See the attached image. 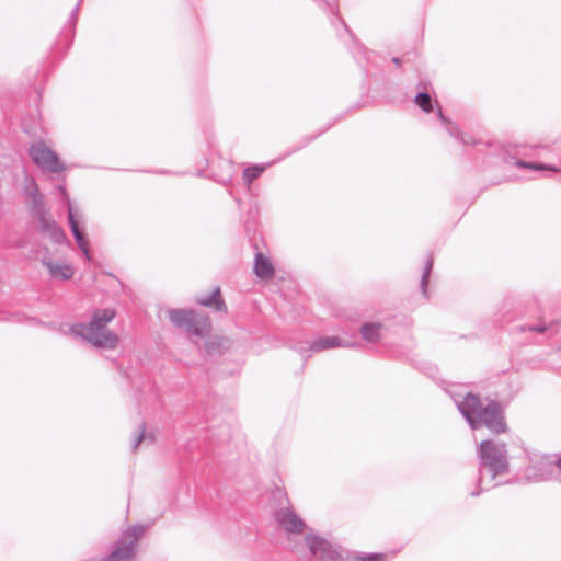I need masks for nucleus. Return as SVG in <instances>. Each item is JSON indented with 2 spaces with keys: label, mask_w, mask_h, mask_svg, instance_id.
Wrapping results in <instances>:
<instances>
[{
  "label": "nucleus",
  "mask_w": 561,
  "mask_h": 561,
  "mask_svg": "<svg viewBox=\"0 0 561 561\" xmlns=\"http://www.w3.org/2000/svg\"><path fill=\"white\" fill-rule=\"evenodd\" d=\"M116 317L112 308L96 309L91 316L88 324L76 323L67 325L65 333L81 337L98 348L114 350L118 344V335L111 331L107 325Z\"/></svg>",
  "instance_id": "obj_1"
},
{
  "label": "nucleus",
  "mask_w": 561,
  "mask_h": 561,
  "mask_svg": "<svg viewBox=\"0 0 561 561\" xmlns=\"http://www.w3.org/2000/svg\"><path fill=\"white\" fill-rule=\"evenodd\" d=\"M478 457L480 491L473 492V496L497 485L500 482H495V479L508 472L507 450L504 443L493 439L481 442L478 447Z\"/></svg>",
  "instance_id": "obj_2"
},
{
  "label": "nucleus",
  "mask_w": 561,
  "mask_h": 561,
  "mask_svg": "<svg viewBox=\"0 0 561 561\" xmlns=\"http://www.w3.org/2000/svg\"><path fill=\"white\" fill-rule=\"evenodd\" d=\"M456 404L472 430L486 426L497 434L506 431L502 409L496 401L483 405L479 397L468 393L462 400H456Z\"/></svg>",
  "instance_id": "obj_3"
},
{
  "label": "nucleus",
  "mask_w": 561,
  "mask_h": 561,
  "mask_svg": "<svg viewBox=\"0 0 561 561\" xmlns=\"http://www.w3.org/2000/svg\"><path fill=\"white\" fill-rule=\"evenodd\" d=\"M27 196L32 199L33 208L36 217L41 224L42 231L47 234L53 241L60 243L65 239L62 229L50 217L49 213L43 206V198L38 191L37 184L34 179L27 178L25 184Z\"/></svg>",
  "instance_id": "obj_4"
},
{
  "label": "nucleus",
  "mask_w": 561,
  "mask_h": 561,
  "mask_svg": "<svg viewBox=\"0 0 561 561\" xmlns=\"http://www.w3.org/2000/svg\"><path fill=\"white\" fill-rule=\"evenodd\" d=\"M169 319L175 327L199 337L206 336L211 327L206 314L191 309H171L169 310Z\"/></svg>",
  "instance_id": "obj_5"
},
{
  "label": "nucleus",
  "mask_w": 561,
  "mask_h": 561,
  "mask_svg": "<svg viewBox=\"0 0 561 561\" xmlns=\"http://www.w3.org/2000/svg\"><path fill=\"white\" fill-rule=\"evenodd\" d=\"M305 541L310 553L319 561H346L348 559V553L341 547L334 546L318 535L308 534Z\"/></svg>",
  "instance_id": "obj_6"
},
{
  "label": "nucleus",
  "mask_w": 561,
  "mask_h": 561,
  "mask_svg": "<svg viewBox=\"0 0 561 561\" xmlns=\"http://www.w3.org/2000/svg\"><path fill=\"white\" fill-rule=\"evenodd\" d=\"M144 531V526L127 528L115 545L113 552L104 561H133L136 543Z\"/></svg>",
  "instance_id": "obj_7"
},
{
  "label": "nucleus",
  "mask_w": 561,
  "mask_h": 561,
  "mask_svg": "<svg viewBox=\"0 0 561 561\" xmlns=\"http://www.w3.org/2000/svg\"><path fill=\"white\" fill-rule=\"evenodd\" d=\"M32 161L42 170L49 173H60L66 167L59 160L57 153L43 141L34 142L30 148Z\"/></svg>",
  "instance_id": "obj_8"
},
{
  "label": "nucleus",
  "mask_w": 561,
  "mask_h": 561,
  "mask_svg": "<svg viewBox=\"0 0 561 561\" xmlns=\"http://www.w3.org/2000/svg\"><path fill=\"white\" fill-rule=\"evenodd\" d=\"M279 495V504L284 503L288 504V499L286 495H283L278 492ZM274 518L276 523L289 534H301L305 529L304 520L293 511L289 505L280 506L274 513Z\"/></svg>",
  "instance_id": "obj_9"
},
{
  "label": "nucleus",
  "mask_w": 561,
  "mask_h": 561,
  "mask_svg": "<svg viewBox=\"0 0 561 561\" xmlns=\"http://www.w3.org/2000/svg\"><path fill=\"white\" fill-rule=\"evenodd\" d=\"M59 191L64 194V196L66 198H68L65 187L59 186ZM67 203H68V220H69L70 229H71L73 237L78 243V247L84 254L85 259L90 260L88 240L84 238V234L79 229V225L75 218V210H73L71 202L69 199H67Z\"/></svg>",
  "instance_id": "obj_10"
},
{
  "label": "nucleus",
  "mask_w": 561,
  "mask_h": 561,
  "mask_svg": "<svg viewBox=\"0 0 561 561\" xmlns=\"http://www.w3.org/2000/svg\"><path fill=\"white\" fill-rule=\"evenodd\" d=\"M537 465H531L526 470V478L529 481H542L550 478L551 473L554 470V463L553 461L549 460L548 458H542L541 461Z\"/></svg>",
  "instance_id": "obj_11"
},
{
  "label": "nucleus",
  "mask_w": 561,
  "mask_h": 561,
  "mask_svg": "<svg viewBox=\"0 0 561 561\" xmlns=\"http://www.w3.org/2000/svg\"><path fill=\"white\" fill-rule=\"evenodd\" d=\"M354 343L348 342L344 339H341L339 336H322L317 340H314L309 345V350L311 352H321L330 348H336V347H353Z\"/></svg>",
  "instance_id": "obj_12"
},
{
  "label": "nucleus",
  "mask_w": 561,
  "mask_h": 561,
  "mask_svg": "<svg viewBox=\"0 0 561 561\" xmlns=\"http://www.w3.org/2000/svg\"><path fill=\"white\" fill-rule=\"evenodd\" d=\"M43 264L47 267L51 277L66 280L72 277L73 270L69 264L57 263L49 260H43Z\"/></svg>",
  "instance_id": "obj_13"
},
{
  "label": "nucleus",
  "mask_w": 561,
  "mask_h": 561,
  "mask_svg": "<svg viewBox=\"0 0 561 561\" xmlns=\"http://www.w3.org/2000/svg\"><path fill=\"white\" fill-rule=\"evenodd\" d=\"M254 272L260 278L268 279L274 275V266L272 262L262 253L255 256Z\"/></svg>",
  "instance_id": "obj_14"
},
{
  "label": "nucleus",
  "mask_w": 561,
  "mask_h": 561,
  "mask_svg": "<svg viewBox=\"0 0 561 561\" xmlns=\"http://www.w3.org/2000/svg\"><path fill=\"white\" fill-rule=\"evenodd\" d=\"M381 329L380 323H365L360 328V334L365 341L376 343L381 337Z\"/></svg>",
  "instance_id": "obj_15"
},
{
  "label": "nucleus",
  "mask_w": 561,
  "mask_h": 561,
  "mask_svg": "<svg viewBox=\"0 0 561 561\" xmlns=\"http://www.w3.org/2000/svg\"><path fill=\"white\" fill-rule=\"evenodd\" d=\"M196 301L202 306H214L218 311L226 309L225 301L220 298V289L218 287L215 288L210 295L206 297H201Z\"/></svg>",
  "instance_id": "obj_16"
},
{
  "label": "nucleus",
  "mask_w": 561,
  "mask_h": 561,
  "mask_svg": "<svg viewBox=\"0 0 561 561\" xmlns=\"http://www.w3.org/2000/svg\"><path fill=\"white\" fill-rule=\"evenodd\" d=\"M265 170L263 165H254L251 168H247L243 172V180L249 186L253 180L259 178L261 173Z\"/></svg>",
  "instance_id": "obj_17"
},
{
  "label": "nucleus",
  "mask_w": 561,
  "mask_h": 561,
  "mask_svg": "<svg viewBox=\"0 0 561 561\" xmlns=\"http://www.w3.org/2000/svg\"><path fill=\"white\" fill-rule=\"evenodd\" d=\"M515 164L518 168H525V169H530V170H539V171L549 170V171H552V172H558L559 171V169L553 167V165L538 164V163H533V162H525V161H522V160H517L515 162Z\"/></svg>",
  "instance_id": "obj_18"
},
{
  "label": "nucleus",
  "mask_w": 561,
  "mask_h": 561,
  "mask_svg": "<svg viewBox=\"0 0 561 561\" xmlns=\"http://www.w3.org/2000/svg\"><path fill=\"white\" fill-rule=\"evenodd\" d=\"M432 267H433V259H432V256H428L426 260V263L424 266V272H423L422 279H421V290L424 296L427 295V283H428V277H430Z\"/></svg>",
  "instance_id": "obj_19"
},
{
  "label": "nucleus",
  "mask_w": 561,
  "mask_h": 561,
  "mask_svg": "<svg viewBox=\"0 0 561 561\" xmlns=\"http://www.w3.org/2000/svg\"><path fill=\"white\" fill-rule=\"evenodd\" d=\"M415 103L424 111L431 112L433 110L432 100L430 94L421 92L415 96Z\"/></svg>",
  "instance_id": "obj_20"
},
{
  "label": "nucleus",
  "mask_w": 561,
  "mask_h": 561,
  "mask_svg": "<svg viewBox=\"0 0 561 561\" xmlns=\"http://www.w3.org/2000/svg\"><path fill=\"white\" fill-rule=\"evenodd\" d=\"M437 114H438V117L442 119V122L444 124H446V129L448 130V133L455 138H460V134H459L457 127L454 124H451L449 121H447V118L444 116L440 108L438 110Z\"/></svg>",
  "instance_id": "obj_21"
},
{
  "label": "nucleus",
  "mask_w": 561,
  "mask_h": 561,
  "mask_svg": "<svg viewBox=\"0 0 561 561\" xmlns=\"http://www.w3.org/2000/svg\"><path fill=\"white\" fill-rule=\"evenodd\" d=\"M383 559V554L373 553V554H357L355 557L356 561H381Z\"/></svg>",
  "instance_id": "obj_22"
},
{
  "label": "nucleus",
  "mask_w": 561,
  "mask_h": 561,
  "mask_svg": "<svg viewBox=\"0 0 561 561\" xmlns=\"http://www.w3.org/2000/svg\"><path fill=\"white\" fill-rule=\"evenodd\" d=\"M147 437L145 436V431L141 427L140 432L136 435L135 440L133 443V448L136 449L139 444L145 440Z\"/></svg>",
  "instance_id": "obj_23"
},
{
  "label": "nucleus",
  "mask_w": 561,
  "mask_h": 561,
  "mask_svg": "<svg viewBox=\"0 0 561 561\" xmlns=\"http://www.w3.org/2000/svg\"><path fill=\"white\" fill-rule=\"evenodd\" d=\"M529 331H534V332H538V333H542L546 331V327L543 325H534V327H529L528 329Z\"/></svg>",
  "instance_id": "obj_24"
},
{
  "label": "nucleus",
  "mask_w": 561,
  "mask_h": 561,
  "mask_svg": "<svg viewBox=\"0 0 561 561\" xmlns=\"http://www.w3.org/2000/svg\"><path fill=\"white\" fill-rule=\"evenodd\" d=\"M460 140H461L465 145L470 144V142H469V140H467V139H465V138H462V137L460 138Z\"/></svg>",
  "instance_id": "obj_25"
},
{
  "label": "nucleus",
  "mask_w": 561,
  "mask_h": 561,
  "mask_svg": "<svg viewBox=\"0 0 561 561\" xmlns=\"http://www.w3.org/2000/svg\"><path fill=\"white\" fill-rule=\"evenodd\" d=\"M557 466L561 470V458L558 460Z\"/></svg>",
  "instance_id": "obj_26"
},
{
  "label": "nucleus",
  "mask_w": 561,
  "mask_h": 561,
  "mask_svg": "<svg viewBox=\"0 0 561 561\" xmlns=\"http://www.w3.org/2000/svg\"><path fill=\"white\" fill-rule=\"evenodd\" d=\"M393 61H394L396 64H399V59H398V58H393Z\"/></svg>",
  "instance_id": "obj_27"
},
{
  "label": "nucleus",
  "mask_w": 561,
  "mask_h": 561,
  "mask_svg": "<svg viewBox=\"0 0 561 561\" xmlns=\"http://www.w3.org/2000/svg\"><path fill=\"white\" fill-rule=\"evenodd\" d=\"M304 351H305V350H304V347L301 346V347L299 348V352H300V353H304Z\"/></svg>",
  "instance_id": "obj_28"
},
{
  "label": "nucleus",
  "mask_w": 561,
  "mask_h": 561,
  "mask_svg": "<svg viewBox=\"0 0 561 561\" xmlns=\"http://www.w3.org/2000/svg\"><path fill=\"white\" fill-rule=\"evenodd\" d=\"M148 439H150V442H153V437L152 436H148Z\"/></svg>",
  "instance_id": "obj_29"
}]
</instances>
